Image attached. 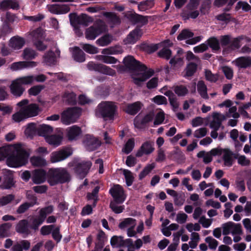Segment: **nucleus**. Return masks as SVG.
I'll return each instance as SVG.
<instances>
[{
	"label": "nucleus",
	"instance_id": "1",
	"mask_svg": "<svg viewBox=\"0 0 251 251\" xmlns=\"http://www.w3.org/2000/svg\"><path fill=\"white\" fill-rule=\"evenodd\" d=\"M123 63L131 73H138L137 75H133L132 78L135 84L140 85L142 83L151 77L154 74V71L136 60L133 56L128 55L125 57Z\"/></svg>",
	"mask_w": 251,
	"mask_h": 251
},
{
	"label": "nucleus",
	"instance_id": "2",
	"mask_svg": "<svg viewBox=\"0 0 251 251\" xmlns=\"http://www.w3.org/2000/svg\"><path fill=\"white\" fill-rule=\"evenodd\" d=\"M13 153L6 159L7 166L12 168H19L26 165L30 153L29 149H25L22 144L14 145Z\"/></svg>",
	"mask_w": 251,
	"mask_h": 251
},
{
	"label": "nucleus",
	"instance_id": "3",
	"mask_svg": "<svg viewBox=\"0 0 251 251\" xmlns=\"http://www.w3.org/2000/svg\"><path fill=\"white\" fill-rule=\"evenodd\" d=\"M117 109V106L112 101H101L95 109V116L97 118L103 119L105 121H113Z\"/></svg>",
	"mask_w": 251,
	"mask_h": 251
},
{
	"label": "nucleus",
	"instance_id": "4",
	"mask_svg": "<svg viewBox=\"0 0 251 251\" xmlns=\"http://www.w3.org/2000/svg\"><path fill=\"white\" fill-rule=\"evenodd\" d=\"M71 179L70 174L65 168H51L48 171V182L51 186L68 182Z\"/></svg>",
	"mask_w": 251,
	"mask_h": 251
},
{
	"label": "nucleus",
	"instance_id": "5",
	"mask_svg": "<svg viewBox=\"0 0 251 251\" xmlns=\"http://www.w3.org/2000/svg\"><path fill=\"white\" fill-rule=\"evenodd\" d=\"M107 29L106 25L101 20H97L94 24L87 28L85 32L86 39L94 40L97 36L104 32Z\"/></svg>",
	"mask_w": 251,
	"mask_h": 251
},
{
	"label": "nucleus",
	"instance_id": "6",
	"mask_svg": "<svg viewBox=\"0 0 251 251\" xmlns=\"http://www.w3.org/2000/svg\"><path fill=\"white\" fill-rule=\"evenodd\" d=\"M81 112V108H68L61 114V121L63 124L66 125L74 123L79 117Z\"/></svg>",
	"mask_w": 251,
	"mask_h": 251
},
{
	"label": "nucleus",
	"instance_id": "7",
	"mask_svg": "<svg viewBox=\"0 0 251 251\" xmlns=\"http://www.w3.org/2000/svg\"><path fill=\"white\" fill-rule=\"evenodd\" d=\"M109 193L113 199V202L118 204H122L126 200V196L123 187L119 184H114L110 188Z\"/></svg>",
	"mask_w": 251,
	"mask_h": 251
},
{
	"label": "nucleus",
	"instance_id": "8",
	"mask_svg": "<svg viewBox=\"0 0 251 251\" xmlns=\"http://www.w3.org/2000/svg\"><path fill=\"white\" fill-rule=\"evenodd\" d=\"M87 68L90 71H95L101 74L114 76L116 75V71L105 65L100 63H96L94 62H89L87 65Z\"/></svg>",
	"mask_w": 251,
	"mask_h": 251
},
{
	"label": "nucleus",
	"instance_id": "9",
	"mask_svg": "<svg viewBox=\"0 0 251 251\" xmlns=\"http://www.w3.org/2000/svg\"><path fill=\"white\" fill-rule=\"evenodd\" d=\"M91 166L92 163L90 161L78 163L74 167V172L79 178L82 179L87 175Z\"/></svg>",
	"mask_w": 251,
	"mask_h": 251
},
{
	"label": "nucleus",
	"instance_id": "10",
	"mask_svg": "<svg viewBox=\"0 0 251 251\" xmlns=\"http://www.w3.org/2000/svg\"><path fill=\"white\" fill-rule=\"evenodd\" d=\"M73 153L72 150L70 148H64L58 151H53L50 155V160L52 163H55L63 161Z\"/></svg>",
	"mask_w": 251,
	"mask_h": 251
},
{
	"label": "nucleus",
	"instance_id": "11",
	"mask_svg": "<svg viewBox=\"0 0 251 251\" xmlns=\"http://www.w3.org/2000/svg\"><path fill=\"white\" fill-rule=\"evenodd\" d=\"M26 77L24 76L17 78L12 81L10 86L11 92L13 94H22L25 91V88L23 87V84H28L26 80Z\"/></svg>",
	"mask_w": 251,
	"mask_h": 251
},
{
	"label": "nucleus",
	"instance_id": "12",
	"mask_svg": "<svg viewBox=\"0 0 251 251\" xmlns=\"http://www.w3.org/2000/svg\"><path fill=\"white\" fill-rule=\"evenodd\" d=\"M60 57V51L56 48L55 52L50 50L43 55V62L48 66H52L56 64L57 59Z\"/></svg>",
	"mask_w": 251,
	"mask_h": 251
},
{
	"label": "nucleus",
	"instance_id": "13",
	"mask_svg": "<svg viewBox=\"0 0 251 251\" xmlns=\"http://www.w3.org/2000/svg\"><path fill=\"white\" fill-rule=\"evenodd\" d=\"M48 172H47L44 169H35L32 172L31 179L33 183L40 184L48 180Z\"/></svg>",
	"mask_w": 251,
	"mask_h": 251
},
{
	"label": "nucleus",
	"instance_id": "14",
	"mask_svg": "<svg viewBox=\"0 0 251 251\" xmlns=\"http://www.w3.org/2000/svg\"><path fill=\"white\" fill-rule=\"evenodd\" d=\"M84 144L86 150L91 151L98 149L100 146L101 142L93 135H87L84 140Z\"/></svg>",
	"mask_w": 251,
	"mask_h": 251
},
{
	"label": "nucleus",
	"instance_id": "15",
	"mask_svg": "<svg viewBox=\"0 0 251 251\" xmlns=\"http://www.w3.org/2000/svg\"><path fill=\"white\" fill-rule=\"evenodd\" d=\"M154 115L153 112H150L147 114L142 119H139L138 116L134 120L135 126L138 129H144L146 125L153 119Z\"/></svg>",
	"mask_w": 251,
	"mask_h": 251
},
{
	"label": "nucleus",
	"instance_id": "16",
	"mask_svg": "<svg viewBox=\"0 0 251 251\" xmlns=\"http://www.w3.org/2000/svg\"><path fill=\"white\" fill-rule=\"evenodd\" d=\"M154 143L151 141H147L144 142L136 153L137 157H142L144 154L149 155L154 150L153 147Z\"/></svg>",
	"mask_w": 251,
	"mask_h": 251
},
{
	"label": "nucleus",
	"instance_id": "17",
	"mask_svg": "<svg viewBox=\"0 0 251 251\" xmlns=\"http://www.w3.org/2000/svg\"><path fill=\"white\" fill-rule=\"evenodd\" d=\"M67 137L69 141L77 140L82 134L81 128L76 126L74 125L68 127L66 129Z\"/></svg>",
	"mask_w": 251,
	"mask_h": 251
},
{
	"label": "nucleus",
	"instance_id": "18",
	"mask_svg": "<svg viewBox=\"0 0 251 251\" xmlns=\"http://www.w3.org/2000/svg\"><path fill=\"white\" fill-rule=\"evenodd\" d=\"M222 152H224L223 159L225 166L231 167L233 164L234 159H237L238 158V154H234L228 149L224 150L221 149V154Z\"/></svg>",
	"mask_w": 251,
	"mask_h": 251
},
{
	"label": "nucleus",
	"instance_id": "19",
	"mask_svg": "<svg viewBox=\"0 0 251 251\" xmlns=\"http://www.w3.org/2000/svg\"><path fill=\"white\" fill-rule=\"evenodd\" d=\"M16 231L20 234L27 236L31 233L29 223L27 219L20 220L16 226Z\"/></svg>",
	"mask_w": 251,
	"mask_h": 251
},
{
	"label": "nucleus",
	"instance_id": "20",
	"mask_svg": "<svg viewBox=\"0 0 251 251\" xmlns=\"http://www.w3.org/2000/svg\"><path fill=\"white\" fill-rule=\"evenodd\" d=\"M3 186L5 189H9L14 185L13 172L9 170L3 171Z\"/></svg>",
	"mask_w": 251,
	"mask_h": 251
},
{
	"label": "nucleus",
	"instance_id": "21",
	"mask_svg": "<svg viewBox=\"0 0 251 251\" xmlns=\"http://www.w3.org/2000/svg\"><path fill=\"white\" fill-rule=\"evenodd\" d=\"M142 34L141 29L136 28L130 32L126 38L124 40V42L125 44H133L139 39Z\"/></svg>",
	"mask_w": 251,
	"mask_h": 251
},
{
	"label": "nucleus",
	"instance_id": "22",
	"mask_svg": "<svg viewBox=\"0 0 251 251\" xmlns=\"http://www.w3.org/2000/svg\"><path fill=\"white\" fill-rule=\"evenodd\" d=\"M37 65V63L34 61H19L12 63L10 68L13 71H17L25 68H32Z\"/></svg>",
	"mask_w": 251,
	"mask_h": 251
},
{
	"label": "nucleus",
	"instance_id": "23",
	"mask_svg": "<svg viewBox=\"0 0 251 251\" xmlns=\"http://www.w3.org/2000/svg\"><path fill=\"white\" fill-rule=\"evenodd\" d=\"M69 17L71 21L74 18L77 24L85 26H87L89 23L92 22V18L85 14H82L77 16L75 14L71 13Z\"/></svg>",
	"mask_w": 251,
	"mask_h": 251
},
{
	"label": "nucleus",
	"instance_id": "24",
	"mask_svg": "<svg viewBox=\"0 0 251 251\" xmlns=\"http://www.w3.org/2000/svg\"><path fill=\"white\" fill-rule=\"evenodd\" d=\"M20 5L17 0H3L0 2V9L5 11L8 9L18 10Z\"/></svg>",
	"mask_w": 251,
	"mask_h": 251
},
{
	"label": "nucleus",
	"instance_id": "25",
	"mask_svg": "<svg viewBox=\"0 0 251 251\" xmlns=\"http://www.w3.org/2000/svg\"><path fill=\"white\" fill-rule=\"evenodd\" d=\"M242 39L243 38L241 36L234 38L230 42L231 44L229 46L223 49V53L225 55L227 54L234 50L239 49L241 47L240 42Z\"/></svg>",
	"mask_w": 251,
	"mask_h": 251
},
{
	"label": "nucleus",
	"instance_id": "26",
	"mask_svg": "<svg viewBox=\"0 0 251 251\" xmlns=\"http://www.w3.org/2000/svg\"><path fill=\"white\" fill-rule=\"evenodd\" d=\"M236 66L240 68H247L251 66V57L241 56L236 58L233 62Z\"/></svg>",
	"mask_w": 251,
	"mask_h": 251
},
{
	"label": "nucleus",
	"instance_id": "27",
	"mask_svg": "<svg viewBox=\"0 0 251 251\" xmlns=\"http://www.w3.org/2000/svg\"><path fill=\"white\" fill-rule=\"evenodd\" d=\"M27 118L37 116L39 113V106L36 103H31L22 107Z\"/></svg>",
	"mask_w": 251,
	"mask_h": 251
},
{
	"label": "nucleus",
	"instance_id": "28",
	"mask_svg": "<svg viewBox=\"0 0 251 251\" xmlns=\"http://www.w3.org/2000/svg\"><path fill=\"white\" fill-rule=\"evenodd\" d=\"M25 44V40L18 36L13 37L10 40L9 46L14 50L21 49Z\"/></svg>",
	"mask_w": 251,
	"mask_h": 251
},
{
	"label": "nucleus",
	"instance_id": "29",
	"mask_svg": "<svg viewBox=\"0 0 251 251\" xmlns=\"http://www.w3.org/2000/svg\"><path fill=\"white\" fill-rule=\"evenodd\" d=\"M103 15L107 19V22L112 25H119L121 23V20L116 14L113 12H104Z\"/></svg>",
	"mask_w": 251,
	"mask_h": 251
},
{
	"label": "nucleus",
	"instance_id": "30",
	"mask_svg": "<svg viewBox=\"0 0 251 251\" xmlns=\"http://www.w3.org/2000/svg\"><path fill=\"white\" fill-rule=\"evenodd\" d=\"M72 56L74 60L78 62H83L85 60V54L81 49L77 47L73 49Z\"/></svg>",
	"mask_w": 251,
	"mask_h": 251
},
{
	"label": "nucleus",
	"instance_id": "31",
	"mask_svg": "<svg viewBox=\"0 0 251 251\" xmlns=\"http://www.w3.org/2000/svg\"><path fill=\"white\" fill-rule=\"evenodd\" d=\"M141 108V104L139 101L128 104L126 109V112L131 115H135Z\"/></svg>",
	"mask_w": 251,
	"mask_h": 251
},
{
	"label": "nucleus",
	"instance_id": "32",
	"mask_svg": "<svg viewBox=\"0 0 251 251\" xmlns=\"http://www.w3.org/2000/svg\"><path fill=\"white\" fill-rule=\"evenodd\" d=\"M130 21L135 24L139 23L142 25H146L148 22V17L137 14H131L129 15Z\"/></svg>",
	"mask_w": 251,
	"mask_h": 251
},
{
	"label": "nucleus",
	"instance_id": "33",
	"mask_svg": "<svg viewBox=\"0 0 251 251\" xmlns=\"http://www.w3.org/2000/svg\"><path fill=\"white\" fill-rule=\"evenodd\" d=\"M123 52V50L120 46H115L103 49L101 53L103 54H121Z\"/></svg>",
	"mask_w": 251,
	"mask_h": 251
},
{
	"label": "nucleus",
	"instance_id": "34",
	"mask_svg": "<svg viewBox=\"0 0 251 251\" xmlns=\"http://www.w3.org/2000/svg\"><path fill=\"white\" fill-rule=\"evenodd\" d=\"M53 131L52 127L49 125L43 124L37 127V134L41 136L47 137Z\"/></svg>",
	"mask_w": 251,
	"mask_h": 251
},
{
	"label": "nucleus",
	"instance_id": "35",
	"mask_svg": "<svg viewBox=\"0 0 251 251\" xmlns=\"http://www.w3.org/2000/svg\"><path fill=\"white\" fill-rule=\"evenodd\" d=\"M12 224L10 223H6L0 226V238H6L10 236V229Z\"/></svg>",
	"mask_w": 251,
	"mask_h": 251
},
{
	"label": "nucleus",
	"instance_id": "36",
	"mask_svg": "<svg viewBox=\"0 0 251 251\" xmlns=\"http://www.w3.org/2000/svg\"><path fill=\"white\" fill-rule=\"evenodd\" d=\"M62 140V137L59 135L53 134L47 136V142L51 145L57 147L61 144Z\"/></svg>",
	"mask_w": 251,
	"mask_h": 251
},
{
	"label": "nucleus",
	"instance_id": "37",
	"mask_svg": "<svg viewBox=\"0 0 251 251\" xmlns=\"http://www.w3.org/2000/svg\"><path fill=\"white\" fill-rule=\"evenodd\" d=\"M30 161L32 165L34 167H44L47 165L46 160L44 158L39 156H32Z\"/></svg>",
	"mask_w": 251,
	"mask_h": 251
},
{
	"label": "nucleus",
	"instance_id": "38",
	"mask_svg": "<svg viewBox=\"0 0 251 251\" xmlns=\"http://www.w3.org/2000/svg\"><path fill=\"white\" fill-rule=\"evenodd\" d=\"M113 40V36L107 34L98 39L96 41V43L100 46H106L110 44Z\"/></svg>",
	"mask_w": 251,
	"mask_h": 251
},
{
	"label": "nucleus",
	"instance_id": "39",
	"mask_svg": "<svg viewBox=\"0 0 251 251\" xmlns=\"http://www.w3.org/2000/svg\"><path fill=\"white\" fill-rule=\"evenodd\" d=\"M36 133H37V128L36 124L33 123L28 124L25 130V135L28 137L32 138Z\"/></svg>",
	"mask_w": 251,
	"mask_h": 251
},
{
	"label": "nucleus",
	"instance_id": "40",
	"mask_svg": "<svg viewBox=\"0 0 251 251\" xmlns=\"http://www.w3.org/2000/svg\"><path fill=\"white\" fill-rule=\"evenodd\" d=\"M136 225V220L132 218H127L123 220L122 222L120 223L119 225V227L123 229L128 226H135Z\"/></svg>",
	"mask_w": 251,
	"mask_h": 251
},
{
	"label": "nucleus",
	"instance_id": "41",
	"mask_svg": "<svg viewBox=\"0 0 251 251\" xmlns=\"http://www.w3.org/2000/svg\"><path fill=\"white\" fill-rule=\"evenodd\" d=\"M96 58L106 64H116L118 61L114 57L108 55H99L96 56Z\"/></svg>",
	"mask_w": 251,
	"mask_h": 251
},
{
	"label": "nucleus",
	"instance_id": "42",
	"mask_svg": "<svg viewBox=\"0 0 251 251\" xmlns=\"http://www.w3.org/2000/svg\"><path fill=\"white\" fill-rule=\"evenodd\" d=\"M38 53L34 50L30 48H25L23 52V57L26 60L34 59Z\"/></svg>",
	"mask_w": 251,
	"mask_h": 251
},
{
	"label": "nucleus",
	"instance_id": "43",
	"mask_svg": "<svg viewBox=\"0 0 251 251\" xmlns=\"http://www.w3.org/2000/svg\"><path fill=\"white\" fill-rule=\"evenodd\" d=\"M77 95H63L62 100L66 104L75 105L77 103Z\"/></svg>",
	"mask_w": 251,
	"mask_h": 251
},
{
	"label": "nucleus",
	"instance_id": "44",
	"mask_svg": "<svg viewBox=\"0 0 251 251\" xmlns=\"http://www.w3.org/2000/svg\"><path fill=\"white\" fill-rule=\"evenodd\" d=\"M44 221L45 220L42 218L39 215L37 217L33 218L31 221V224H29L30 229H33L35 231L38 230L39 226L42 225Z\"/></svg>",
	"mask_w": 251,
	"mask_h": 251
},
{
	"label": "nucleus",
	"instance_id": "45",
	"mask_svg": "<svg viewBox=\"0 0 251 251\" xmlns=\"http://www.w3.org/2000/svg\"><path fill=\"white\" fill-rule=\"evenodd\" d=\"M199 64L191 62L188 64L185 69L184 76H191L196 72L197 66Z\"/></svg>",
	"mask_w": 251,
	"mask_h": 251
},
{
	"label": "nucleus",
	"instance_id": "46",
	"mask_svg": "<svg viewBox=\"0 0 251 251\" xmlns=\"http://www.w3.org/2000/svg\"><path fill=\"white\" fill-rule=\"evenodd\" d=\"M27 82L29 84L33 83L34 81L38 82H42L46 80L47 77L43 74H40L36 75H29L26 76Z\"/></svg>",
	"mask_w": 251,
	"mask_h": 251
},
{
	"label": "nucleus",
	"instance_id": "47",
	"mask_svg": "<svg viewBox=\"0 0 251 251\" xmlns=\"http://www.w3.org/2000/svg\"><path fill=\"white\" fill-rule=\"evenodd\" d=\"M213 118V120L210 124V127L215 130H218L220 127V113H214Z\"/></svg>",
	"mask_w": 251,
	"mask_h": 251
},
{
	"label": "nucleus",
	"instance_id": "48",
	"mask_svg": "<svg viewBox=\"0 0 251 251\" xmlns=\"http://www.w3.org/2000/svg\"><path fill=\"white\" fill-rule=\"evenodd\" d=\"M154 163L147 165L139 175V179L141 180L145 177L154 168Z\"/></svg>",
	"mask_w": 251,
	"mask_h": 251
},
{
	"label": "nucleus",
	"instance_id": "49",
	"mask_svg": "<svg viewBox=\"0 0 251 251\" xmlns=\"http://www.w3.org/2000/svg\"><path fill=\"white\" fill-rule=\"evenodd\" d=\"M123 175L125 176L126 184L127 186H131L134 179V177L131 172L128 170L125 169L123 171Z\"/></svg>",
	"mask_w": 251,
	"mask_h": 251
},
{
	"label": "nucleus",
	"instance_id": "50",
	"mask_svg": "<svg viewBox=\"0 0 251 251\" xmlns=\"http://www.w3.org/2000/svg\"><path fill=\"white\" fill-rule=\"evenodd\" d=\"M15 199V195L13 194H8L0 198V207L5 206Z\"/></svg>",
	"mask_w": 251,
	"mask_h": 251
},
{
	"label": "nucleus",
	"instance_id": "51",
	"mask_svg": "<svg viewBox=\"0 0 251 251\" xmlns=\"http://www.w3.org/2000/svg\"><path fill=\"white\" fill-rule=\"evenodd\" d=\"M44 31L41 28L39 27L32 31L30 35L33 38V41H35L41 39L44 36Z\"/></svg>",
	"mask_w": 251,
	"mask_h": 251
},
{
	"label": "nucleus",
	"instance_id": "52",
	"mask_svg": "<svg viewBox=\"0 0 251 251\" xmlns=\"http://www.w3.org/2000/svg\"><path fill=\"white\" fill-rule=\"evenodd\" d=\"M53 211V206L52 205L46 206L42 208L39 211V215L45 220L47 218V215L51 214Z\"/></svg>",
	"mask_w": 251,
	"mask_h": 251
},
{
	"label": "nucleus",
	"instance_id": "53",
	"mask_svg": "<svg viewBox=\"0 0 251 251\" xmlns=\"http://www.w3.org/2000/svg\"><path fill=\"white\" fill-rule=\"evenodd\" d=\"M135 142L133 138H130L126 143L123 151L126 154L131 152L134 147Z\"/></svg>",
	"mask_w": 251,
	"mask_h": 251
},
{
	"label": "nucleus",
	"instance_id": "54",
	"mask_svg": "<svg viewBox=\"0 0 251 251\" xmlns=\"http://www.w3.org/2000/svg\"><path fill=\"white\" fill-rule=\"evenodd\" d=\"M27 118L24 111L23 108H21L20 110L14 114L12 115L13 120L16 122H20L23 120Z\"/></svg>",
	"mask_w": 251,
	"mask_h": 251
},
{
	"label": "nucleus",
	"instance_id": "55",
	"mask_svg": "<svg viewBox=\"0 0 251 251\" xmlns=\"http://www.w3.org/2000/svg\"><path fill=\"white\" fill-rule=\"evenodd\" d=\"M26 198L29 201L28 203L33 207L35 205H38V199L35 194H32L31 191H27L26 194Z\"/></svg>",
	"mask_w": 251,
	"mask_h": 251
},
{
	"label": "nucleus",
	"instance_id": "56",
	"mask_svg": "<svg viewBox=\"0 0 251 251\" xmlns=\"http://www.w3.org/2000/svg\"><path fill=\"white\" fill-rule=\"evenodd\" d=\"M118 203L115 202L111 201L109 204V207L116 214H120L123 212L125 209L124 205H117Z\"/></svg>",
	"mask_w": 251,
	"mask_h": 251
},
{
	"label": "nucleus",
	"instance_id": "57",
	"mask_svg": "<svg viewBox=\"0 0 251 251\" xmlns=\"http://www.w3.org/2000/svg\"><path fill=\"white\" fill-rule=\"evenodd\" d=\"M82 48L87 53L95 54L98 52V48L89 44H81Z\"/></svg>",
	"mask_w": 251,
	"mask_h": 251
},
{
	"label": "nucleus",
	"instance_id": "58",
	"mask_svg": "<svg viewBox=\"0 0 251 251\" xmlns=\"http://www.w3.org/2000/svg\"><path fill=\"white\" fill-rule=\"evenodd\" d=\"M194 33L188 29H185L181 31V32L178 35L177 39L178 40H182L187 38L193 37Z\"/></svg>",
	"mask_w": 251,
	"mask_h": 251
},
{
	"label": "nucleus",
	"instance_id": "59",
	"mask_svg": "<svg viewBox=\"0 0 251 251\" xmlns=\"http://www.w3.org/2000/svg\"><path fill=\"white\" fill-rule=\"evenodd\" d=\"M207 45L213 50H218L219 49V43L218 40L213 37L207 40Z\"/></svg>",
	"mask_w": 251,
	"mask_h": 251
},
{
	"label": "nucleus",
	"instance_id": "60",
	"mask_svg": "<svg viewBox=\"0 0 251 251\" xmlns=\"http://www.w3.org/2000/svg\"><path fill=\"white\" fill-rule=\"evenodd\" d=\"M170 64L174 68L179 67L183 64V59L180 57L175 56L170 60Z\"/></svg>",
	"mask_w": 251,
	"mask_h": 251
},
{
	"label": "nucleus",
	"instance_id": "61",
	"mask_svg": "<svg viewBox=\"0 0 251 251\" xmlns=\"http://www.w3.org/2000/svg\"><path fill=\"white\" fill-rule=\"evenodd\" d=\"M93 102V100L88 98L86 95H78L77 97V103L80 105L90 104Z\"/></svg>",
	"mask_w": 251,
	"mask_h": 251
},
{
	"label": "nucleus",
	"instance_id": "62",
	"mask_svg": "<svg viewBox=\"0 0 251 251\" xmlns=\"http://www.w3.org/2000/svg\"><path fill=\"white\" fill-rule=\"evenodd\" d=\"M32 206L29 204L28 202L26 201L21 204L17 209L16 212L17 214H21L25 212L29 208Z\"/></svg>",
	"mask_w": 251,
	"mask_h": 251
},
{
	"label": "nucleus",
	"instance_id": "63",
	"mask_svg": "<svg viewBox=\"0 0 251 251\" xmlns=\"http://www.w3.org/2000/svg\"><path fill=\"white\" fill-rule=\"evenodd\" d=\"M205 241L208 244L209 248L212 250H215L218 245V242L211 236L207 237Z\"/></svg>",
	"mask_w": 251,
	"mask_h": 251
},
{
	"label": "nucleus",
	"instance_id": "64",
	"mask_svg": "<svg viewBox=\"0 0 251 251\" xmlns=\"http://www.w3.org/2000/svg\"><path fill=\"white\" fill-rule=\"evenodd\" d=\"M51 233L52 234L53 239L56 241L57 243H58L61 241L62 236L60 233L59 226H57L55 228H53Z\"/></svg>",
	"mask_w": 251,
	"mask_h": 251
}]
</instances>
